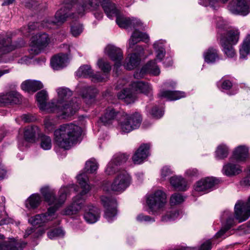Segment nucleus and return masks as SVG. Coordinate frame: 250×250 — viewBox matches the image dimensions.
I'll return each instance as SVG.
<instances>
[{
  "mask_svg": "<svg viewBox=\"0 0 250 250\" xmlns=\"http://www.w3.org/2000/svg\"><path fill=\"white\" fill-rule=\"evenodd\" d=\"M44 200L50 207L44 213L37 214L30 217L28 222L33 226L40 225L51 220V216L64 203L67 196V189L61 188L58 192V197L56 196L55 191L48 187L42 188L41 190Z\"/></svg>",
  "mask_w": 250,
  "mask_h": 250,
  "instance_id": "f257e3e1",
  "label": "nucleus"
},
{
  "mask_svg": "<svg viewBox=\"0 0 250 250\" xmlns=\"http://www.w3.org/2000/svg\"><path fill=\"white\" fill-rule=\"evenodd\" d=\"M82 132V129L78 125L72 123L63 124L54 131V140L59 147L69 149L77 142Z\"/></svg>",
  "mask_w": 250,
  "mask_h": 250,
  "instance_id": "f03ea898",
  "label": "nucleus"
},
{
  "mask_svg": "<svg viewBox=\"0 0 250 250\" xmlns=\"http://www.w3.org/2000/svg\"><path fill=\"white\" fill-rule=\"evenodd\" d=\"M58 99L53 100L48 107L55 108V112H60L62 118L68 117L74 114L79 108V103L76 99L67 103V100L72 95V92L66 87H60L57 89Z\"/></svg>",
  "mask_w": 250,
  "mask_h": 250,
  "instance_id": "7ed1b4c3",
  "label": "nucleus"
},
{
  "mask_svg": "<svg viewBox=\"0 0 250 250\" xmlns=\"http://www.w3.org/2000/svg\"><path fill=\"white\" fill-rule=\"evenodd\" d=\"M101 6L108 17L112 18L116 16V22L119 27L124 28L132 27L135 28L141 26L142 23L139 20L118 16V11L114 3L110 0H102Z\"/></svg>",
  "mask_w": 250,
  "mask_h": 250,
  "instance_id": "20e7f679",
  "label": "nucleus"
},
{
  "mask_svg": "<svg viewBox=\"0 0 250 250\" xmlns=\"http://www.w3.org/2000/svg\"><path fill=\"white\" fill-rule=\"evenodd\" d=\"M77 180L82 190L74 198L73 203L65 209L66 215L76 214L82 208L85 199V196L90 190V186L87 184L88 178L85 173L78 175Z\"/></svg>",
  "mask_w": 250,
  "mask_h": 250,
  "instance_id": "39448f33",
  "label": "nucleus"
},
{
  "mask_svg": "<svg viewBox=\"0 0 250 250\" xmlns=\"http://www.w3.org/2000/svg\"><path fill=\"white\" fill-rule=\"evenodd\" d=\"M167 203V196L165 192L157 190L148 195L146 199V204L149 208V213L154 215H159L164 210Z\"/></svg>",
  "mask_w": 250,
  "mask_h": 250,
  "instance_id": "423d86ee",
  "label": "nucleus"
},
{
  "mask_svg": "<svg viewBox=\"0 0 250 250\" xmlns=\"http://www.w3.org/2000/svg\"><path fill=\"white\" fill-rule=\"evenodd\" d=\"M142 121V116L139 113L136 112L130 115L122 113L119 120V126L122 132L129 133L138 128Z\"/></svg>",
  "mask_w": 250,
  "mask_h": 250,
  "instance_id": "0eeeda50",
  "label": "nucleus"
},
{
  "mask_svg": "<svg viewBox=\"0 0 250 250\" xmlns=\"http://www.w3.org/2000/svg\"><path fill=\"white\" fill-rule=\"evenodd\" d=\"M71 8L74 7L77 13L82 16L86 12L96 10L99 6L97 1L93 0H67Z\"/></svg>",
  "mask_w": 250,
  "mask_h": 250,
  "instance_id": "6e6552de",
  "label": "nucleus"
},
{
  "mask_svg": "<svg viewBox=\"0 0 250 250\" xmlns=\"http://www.w3.org/2000/svg\"><path fill=\"white\" fill-rule=\"evenodd\" d=\"M101 201L105 208V217L108 222L112 221L117 213V203L116 199L112 196H102Z\"/></svg>",
  "mask_w": 250,
  "mask_h": 250,
  "instance_id": "1a4fd4ad",
  "label": "nucleus"
},
{
  "mask_svg": "<svg viewBox=\"0 0 250 250\" xmlns=\"http://www.w3.org/2000/svg\"><path fill=\"white\" fill-rule=\"evenodd\" d=\"M48 35L45 33H39L32 37L31 42L30 52L34 55H38L42 49L46 47L49 43Z\"/></svg>",
  "mask_w": 250,
  "mask_h": 250,
  "instance_id": "9d476101",
  "label": "nucleus"
},
{
  "mask_svg": "<svg viewBox=\"0 0 250 250\" xmlns=\"http://www.w3.org/2000/svg\"><path fill=\"white\" fill-rule=\"evenodd\" d=\"M250 0H231L229 5L232 14L246 16L250 12Z\"/></svg>",
  "mask_w": 250,
  "mask_h": 250,
  "instance_id": "9b49d317",
  "label": "nucleus"
},
{
  "mask_svg": "<svg viewBox=\"0 0 250 250\" xmlns=\"http://www.w3.org/2000/svg\"><path fill=\"white\" fill-rule=\"evenodd\" d=\"M235 218L239 222L247 220L250 217V195L246 202H237L234 207Z\"/></svg>",
  "mask_w": 250,
  "mask_h": 250,
  "instance_id": "f8f14e48",
  "label": "nucleus"
},
{
  "mask_svg": "<svg viewBox=\"0 0 250 250\" xmlns=\"http://www.w3.org/2000/svg\"><path fill=\"white\" fill-rule=\"evenodd\" d=\"M40 133V129L37 126L31 125L25 127L23 130V140L19 141V145L27 146L26 143H35L37 136L39 137Z\"/></svg>",
  "mask_w": 250,
  "mask_h": 250,
  "instance_id": "ddd939ff",
  "label": "nucleus"
},
{
  "mask_svg": "<svg viewBox=\"0 0 250 250\" xmlns=\"http://www.w3.org/2000/svg\"><path fill=\"white\" fill-rule=\"evenodd\" d=\"M24 42L21 40L18 43H13L11 37L8 35L0 36V53L7 54L17 48L21 47L24 45Z\"/></svg>",
  "mask_w": 250,
  "mask_h": 250,
  "instance_id": "4468645a",
  "label": "nucleus"
},
{
  "mask_svg": "<svg viewBox=\"0 0 250 250\" xmlns=\"http://www.w3.org/2000/svg\"><path fill=\"white\" fill-rule=\"evenodd\" d=\"M130 178L125 171L122 172L115 178L111 185V189L114 191H123L129 186Z\"/></svg>",
  "mask_w": 250,
  "mask_h": 250,
  "instance_id": "2eb2a0df",
  "label": "nucleus"
},
{
  "mask_svg": "<svg viewBox=\"0 0 250 250\" xmlns=\"http://www.w3.org/2000/svg\"><path fill=\"white\" fill-rule=\"evenodd\" d=\"M72 9L70 4H68V1L66 0L64 5L58 10L55 15V20L54 21L51 19H47L45 21L46 26L49 27L51 24H59L63 23L69 17L70 14L68 11Z\"/></svg>",
  "mask_w": 250,
  "mask_h": 250,
  "instance_id": "dca6fc26",
  "label": "nucleus"
},
{
  "mask_svg": "<svg viewBox=\"0 0 250 250\" xmlns=\"http://www.w3.org/2000/svg\"><path fill=\"white\" fill-rule=\"evenodd\" d=\"M219 182V180L216 178L207 177L197 182L195 190L198 192H208L213 190Z\"/></svg>",
  "mask_w": 250,
  "mask_h": 250,
  "instance_id": "f3484780",
  "label": "nucleus"
},
{
  "mask_svg": "<svg viewBox=\"0 0 250 250\" xmlns=\"http://www.w3.org/2000/svg\"><path fill=\"white\" fill-rule=\"evenodd\" d=\"M122 114L114 108L108 107L105 110L104 114L101 117L100 120L105 126L112 125L115 121H117L119 124V120H120Z\"/></svg>",
  "mask_w": 250,
  "mask_h": 250,
  "instance_id": "a211bd4d",
  "label": "nucleus"
},
{
  "mask_svg": "<svg viewBox=\"0 0 250 250\" xmlns=\"http://www.w3.org/2000/svg\"><path fill=\"white\" fill-rule=\"evenodd\" d=\"M105 51L111 60L115 62L114 67L116 70L121 66V61L123 59V53L121 49L114 45H108Z\"/></svg>",
  "mask_w": 250,
  "mask_h": 250,
  "instance_id": "6ab92c4d",
  "label": "nucleus"
},
{
  "mask_svg": "<svg viewBox=\"0 0 250 250\" xmlns=\"http://www.w3.org/2000/svg\"><path fill=\"white\" fill-rule=\"evenodd\" d=\"M149 144H143L141 145L132 157L133 163L135 164L142 163L149 156Z\"/></svg>",
  "mask_w": 250,
  "mask_h": 250,
  "instance_id": "aec40b11",
  "label": "nucleus"
},
{
  "mask_svg": "<svg viewBox=\"0 0 250 250\" xmlns=\"http://www.w3.org/2000/svg\"><path fill=\"white\" fill-rule=\"evenodd\" d=\"M21 100V95L16 91L0 94V105L19 104Z\"/></svg>",
  "mask_w": 250,
  "mask_h": 250,
  "instance_id": "412c9836",
  "label": "nucleus"
},
{
  "mask_svg": "<svg viewBox=\"0 0 250 250\" xmlns=\"http://www.w3.org/2000/svg\"><path fill=\"white\" fill-rule=\"evenodd\" d=\"M67 60L68 57L66 54L59 53L52 58L50 64L53 69L60 70L66 66Z\"/></svg>",
  "mask_w": 250,
  "mask_h": 250,
  "instance_id": "4be33fe9",
  "label": "nucleus"
},
{
  "mask_svg": "<svg viewBox=\"0 0 250 250\" xmlns=\"http://www.w3.org/2000/svg\"><path fill=\"white\" fill-rule=\"evenodd\" d=\"M240 32L237 29L227 30L224 33H220L219 40L225 38L228 43L236 44L239 39Z\"/></svg>",
  "mask_w": 250,
  "mask_h": 250,
  "instance_id": "5701e85b",
  "label": "nucleus"
},
{
  "mask_svg": "<svg viewBox=\"0 0 250 250\" xmlns=\"http://www.w3.org/2000/svg\"><path fill=\"white\" fill-rule=\"evenodd\" d=\"M205 62L208 63H214L220 60L219 51L216 47H209L203 54Z\"/></svg>",
  "mask_w": 250,
  "mask_h": 250,
  "instance_id": "b1692460",
  "label": "nucleus"
},
{
  "mask_svg": "<svg viewBox=\"0 0 250 250\" xmlns=\"http://www.w3.org/2000/svg\"><path fill=\"white\" fill-rule=\"evenodd\" d=\"M26 243H20L14 239L0 241V250H21Z\"/></svg>",
  "mask_w": 250,
  "mask_h": 250,
  "instance_id": "393cba45",
  "label": "nucleus"
},
{
  "mask_svg": "<svg viewBox=\"0 0 250 250\" xmlns=\"http://www.w3.org/2000/svg\"><path fill=\"white\" fill-rule=\"evenodd\" d=\"M100 209L94 206H90L85 211L84 214V218L88 223H95L100 217Z\"/></svg>",
  "mask_w": 250,
  "mask_h": 250,
  "instance_id": "a878e982",
  "label": "nucleus"
},
{
  "mask_svg": "<svg viewBox=\"0 0 250 250\" xmlns=\"http://www.w3.org/2000/svg\"><path fill=\"white\" fill-rule=\"evenodd\" d=\"M47 98V94L46 91L42 90L39 92L36 95L37 101L39 104V106L42 110L46 109L49 112H55V108L48 107V105L51 103H49L46 104V100Z\"/></svg>",
  "mask_w": 250,
  "mask_h": 250,
  "instance_id": "bb28decb",
  "label": "nucleus"
},
{
  "mask_svg": "<svg viewBox=\"0 0 250 250\" xmlns=\"http://www.w3.org/2000/svg\"><path fill=\"white\" fill-rule=\"evenodd\" d=\"M159 98H166L168 100L174 101L184 98L185 93L181 91L162 90L158 94Z\"/></svg>",
  "mask_w": 250,
  "mask_h": 250,
  "instance_id": "cd10ccee",
  "label": "nucleus"
},
{
  "mask_svg": "<svg viewBox=\"0 0 250 250\" xmlns=\"http://www.w3.org/2000/svg\"><path fill=\"white\" fill-rule=\"evenodd\" d=\"M248 155V148L245 146H239L233 151L231 159L237 162H243L246 160Z\"/></svg>",
  "mask_w": 250,
  "mask_h": 250,
  "instance_id": "c85d7f7f",
  "label": "nucleus"
},
{
  "mask_svg": "<svg viewBox=\"0 0 250 250\" xmlns=\"http://www.w3.org/2000/svg\"><path fill=\"white\" fill-rule=\"evenodd\" d=\"M42 84L40 81L28 80L24 82L21 85V89L27 92H35L42 89Z\"/></svg>",
  "mask_w": 250,
  "mask_h": 250,
  "instance_id": "c756f323",
  "label": "nucleus"
},
{
  "mask_svg": "<svg viewBox=\"0 0 250 250\" xmlns=\"http://www.w3.org/2000/svg\"><path fill=\"white\" fill-rule=\"evenodd\" d=\"M148 39L149 37L147 34L135 30L129 40V46L130 48H132L138 42L140 41L146 42Z\"/></svg>",
  "mask_w": 250,
  "mask_h": 250,
  "instance_id": "7c9ffc66",
  "label": "nucleus"
},
{
  "mask_svg": "<svg viewBox=\"0 0 250 250\" xmlns=\"http://www.w3.org/2000/svg\"><path fill=\"white\" fill-rule=\"evenodd\" d=\"M119 99L124 100L127 104L133 103L135 100L134 93L130 88H125L119 92L117 94Z\"/></svg>",
  "mask_w": 250,
  "mask_h": 250,
  "instance_id": "2f4dec72",
  "label": "nucleus"
},
{
  "mask_svg": "<svg viewBox=\"0 0 250 250\" xmlns=\"http://www.w3.org/2000/svg\"><path fill=\"white\" fill-rule=\"evenodd\" d=\"M219 44L222 47V51L228 58H233L236 56V53L233 46V44L228 43L225 38L220 40Z\"/></svg>",
  "mask_w": 250,
  "mask_h": 250,
  "instance_id": "473e14b6",
  "label": "nucleus"
},
{
  "mask_svg": "<svg viewBox=\"0 0 250 250\" xmlns=\"http://www.w3.org/2000/svg\"><path fill=\"white\" fill-rule=\"evenodd\" d=\"M132 88L137 92L147 95L150 93L151 87L148 83L143 81L133 82L131 83Z\"/></svg>",
  "mask_w": 250,
  "mask_h": 250,
  "instance_id": "72a5a7b5",
  "label": "nucleus"
},
{
  "mask_svg": "<svg viewBox=\"0 0 250 250\" xmlns=\"http://www.w3.org/2000/svg\"><path fill=\"white\" fill-rule=\"evenodd\" d=\"M170 183L178 190L185 191L187 189V182L181 177L173 176L171 177Z\"/></svg>",
  "mask_w": 250,
  "mask_h": 250,
  "instance_id": "f704fd0d",
  "label": "nucleus"
},
{
  "mask_svg": "<svg viewBox=\"0 0 250 250\" xmlns=\"http://www.w3.org/2000/svg\"><path fill=\"white\" fill-rule=\"evenodd\" d=\"M140 61V57L138 54L132 53L130 54L129 57L126 59L124 67L127 70L133 69L139 65Z\"/></svg>",
  "mask_w": 250,
  "mask_h": 250,
  "instance_id": "c9c22d12",
  "label": "nucleus"
},
{
  "mask_svg": "<svg viewBox=\"0 0 250 250\" xmlns=\"http://www.w3.org/2000/svg\"><path fill=\"white\" fill-rule=\"evenodd\" d=\"M223 171L226 175L231 176L240 173L242 170L239 165L229 163L224 166Z\"/></svg>",
  "mask_w": 250,
  "mask_h": 250,
  "instance_id": "e433bc0d",
  "label": "nucleus"
},
{
  "mask_svg": "<svg viewBox=\"0 0 250 250\" xmlns=\"http://www.w3.org/2000/svg\"><path fill=\"white\" fill-rule=\"evenodd\" d=\"M146 73H150L154 76H158L160 73V70L156 64V60H151L143 66Z\"/></svg>",
  "mask_w": 250,
  "mask_h": 250,
  "instance_id": "4c0bfd02",
  "label": "nucleus"
},
{
  "mask_svg": "<svg viewBox=\"0 0 250 250\" xmlns=\"http://www.w3.org/2000/svg\"><path fill=\"white\" fill-rule=\"evenodd\" d=\"M240 58L245 59L250 53V35H248L244 39L239 49Z\"/></svg>",
  "mask_w": 250,
  "mask_h": 250,
  "instance_id": "58836bf2",
  "label": "nucleus"
},
{
  "mask_svg": "<svg viewBox=\"0 0 250 250\" xmlns=\"http://www.w3.org/2000/svg\"><path fill=\"white\" fill-rule=\"evenodd\" d=\"M93 71L90 65H83L79 68L77 75L81 77L90 78L92 76Z\"/></svg>",
  "mask_w": 250,
  "mask_h": 250,
  "instance_id": "ea45409f",
  "label": "nucleus"
},
{
  "mask_svg": "<svg viewBox=\"0 0 250 250\" xmlns=\"http://www.w3.org/2000/svg\"><path fill=\"white\" fill-rule=\"evenodd\" d=\"M41 201V196L38 194H33L27 201V207L35 208L38 207Z\"/></svg>",
  "mask_w": 250,
  "mask_h": 250,
  "instance_id": "a19ab883",
  "label": "nucleus"
},
{
  "mask_svg": "<svg viewBox=\"0 0 250 250\" xmlns=\"http://www.w3.org/2000/svg\"><path fill=\"white\" fill-rule=\"evenodd\" d=\"M234 219L233 217L232 216L228 217L226 220L225 226L216 233L215 237L216 238H219L223 236L224 234L232 227Z\"/></svg>",
  "mask_w": 250,
  "mask_h": 250,
  "instance_id": "79ce46f5",
  "label": "nucleus"
},
{
  "mask_svg": "<svg viewBox=\"0 0 250 250\" xmlns=\"http://www.w3.org/2000/svg\"><path fill=\"white\" fill-rule=\"evenodd\" d=\"M40 138L41 147L44 150H49L52 147L51 139L49 136L40 133L39 136Z\"/></svg>",
  "mask_w": 250,
  "mask_h": 250,
  "instance_id": "37998d69",
  "label": "nucleus"
},
{
  "mask_svg": "<svg viewBox=\"0 0 250 250\" xmlns=\"http://www.w3.org/2000/svg\"><path fill=\"white\" fill-rule=\"evenodd\" d=\"M57 124V119L54 118L47 117L44 120V128L48 132L54 130Z\"/></svg>",
  "mask_w": 250,
  "mask_h": 250,
  "instance_id": "c03bdc74",
  "label": "nucleus"
},
{
  "mask_svg": "<svg viewBox=\"0 0 250 250\" xmlns=\"http://www.w3.org/2000/svg\"><path fill=\"white\" fill-rule=\"evenodd\" d=\"M229 148L225 145H219L216 150V156L219 159H223L228 157Z\"/></svg>",
  "mask_w": 250,
  "mask_h": 250,
  "instance_id": "a18cd8bd",
  "label": "nucleus"
},
{
  "mask_svg": "<svg viewBox=\"0 0 250 250\" xmlns=\"http://www.w3.org/2000/svg\"><path fill=\"white\" fill-rule=\"evenodd\" d=\"M97 93V90L96 88L93 87H88L85 92L83 94V98L85 100H93L95 97L96 94Z\"/></svg>",
  "mask_w": 250,
  "mask_h": 250,
  "instance_id": "49530a36",
  "label": "nucleus"
},
{
  "mask_svg": "<svg viewBox=\"0 0 250 250\" xmlns=\"http://www.w3.org/2000/svg\"><path fill=\"white\" fill-rule=\"evenodd\" d=\"M179 215V212L178 210L174 209L167 211L165 215L161 218L162 222H167L173 220L177 218Z\"/></svg>",
  "mask_w": 250,
  "mask_h": 250,
  "instance_id": "de8ad7c7",
  "label": "nucleus"
},
{
  "mask_svg": "<svg viewBox=\"0 0 250 250\" xmlns=\"http://www.w3.org/2000/svg\"><path fill=\"white\" fill-rule=\"evenodd\" d=\"M153 46L154 48L155 49L157 52V59L161 61L165 56L166 51L165 48L162 45H160L157 42L154 43Z\"/></svg>",
  "mask_w": 250,
  "mask_h": 250,
  "instance_id": "09e8293b",
  "label": "nucleus"
},
{
  "mask_svg": "<svg viewBox=\"0 0 250 250\" xmlns=\"http://www.w3.org/2000/svg\"><path fill=\"white\" fill-rule=\"evenodd\" d=\"M112 160L108 163L105 172L107 175H111L115 174L119 170V168Z\"/></svg>",
  "mask_w": 250,
  "mask_h": 250,
  "instance_id": "8fccbe9b",
  "label": "nucleus"
},
{
  "mask_svg": "<svg viewBox=\"0 0 250 250\" xmlns=\"http://www.w3.org/2000/svg\"><path fill=\"white\" fill-rule=\"evenodd\" d=\"M38 22H30L27 26L22 28V32L25 36L29 35L30 33L39 27Z\"/></svg>",
  "mask_w": 250,
  "mask_h": 250,
  "instance_id": "3c124183",
  "label": "nucleus"
},
{
  "mask_svg": "<svg viewBox=\"0 0 250 250\" xmlns=\"http://www.w3.org/2000/svg\"><path fill=\"white\" fill-rule=\"evenodd\" d=\"M185 199L180 193H175L172 194L170 199V203L172 206L180 204L184 202Z\"/></svg>",
  "mask_w": 250,
  "mask_h": 250,
  "instance_id": "603ef678",
  "label": "nucleus"
},
{
  "mask_svg": "<svg viewBox=\"0 0 250 250\" xmlns=\"http://www.w3.org/2000/svg\"><path fill=\"white\" fill-rule=\"evenodd\" d=\"M128 157L129 156L125 154H120L115 156L112 160L117 166H119L125 163Z\"/></svg>",
  "mask_w": 250,
  "mask_h": 250,
  "instance_id": "864d4df0",
  "label": "nucleus"
},
{
  "mask_svg": "<svg viewBox=\"0 0 250 250\" xmlns=\"http://www.w3.org/2000/svg\"><path fill=\"white\" fill-rule=\"evenodd\" d=\"M98 65L99 68L104 73H108L111 70V66L110 63L108 62L105 61L103 59L99 60L98 62Z\"/></svg>",
  "mask_w": 250,
  "mask_h": 250,
  "instance_id": "5fc2aeb1",
  "label": "nucleus"
},
{
  "mask_svg": "<svg viewBox=\"0 0 250 250\" xmlns=\"http://www.w3.org/2000/svg\"><path fill=\"white\" fill-rule=\"evenodd\" d=\"M98 167V165L96 162L94 161H88L85 163V169L87 172L92 173L97 169Z\"/></svg>",
  "mask_w": 250,
  "mask_h": 250,
  "instance_id": "6e6d98bb",
  "label": "nucleus"
},
{
  "mask_svg": "<svg viewBox=\"0 0 250 250\" xmlns=\"http://www.w3.org/2000/svg\"><path fill=\"white\" fill-rule=\"evenodd\" d=\"M63 230L59 228L51 229L47 232L48 237L51 239H54L56 237L63 235Z\"/></svg>",
  "mask_w": 250,
  "mask_h": 250,
  "instance_id": "4d7b16f0",
  "label": "nucleus"
},
{
  "mask_svg": "<svg viewBox=\"0 0 250 250\" xmlns=\"http://www.w3.org/2000/svg\"><path fill=\"white\" fill-rule=\"evenodd\" d=\"M150 113L152 117L156 119H159L163 116L164 111L162 109H159L158 107L156 105L152 107L150 111Z\"/></svg>",
  "mask_w": 250,
  "mask_h": 250,
  "instance_id": "13d9d810",
  "label": "nucleus"
},
{
  "mask_svg": "<svg viewBox=\"0 0 250 250\" xmlns=\"http://www.w3.org/2000/svg\"><path fill=\"white\" fill-rule=\"evenodd\" d=\"M216 26L218 30V34L219 36H220V33H224L225 31H226L227 30V24L226 22L222 20L221 18H219L217 21V22L216 24Z\"/></svg>",
  "mask_w": 250,
  "mask_h": 250,
  "instance_id": "bf43d9fd",
  "label": "nucleus"
},
{
  "mask_svg": "<svg viewBox=\"0 0 250 250\" xmlns=\"http://www.w3.org/2000/svg\"><path fill=\"white\" fill-rule=\"evenodd\" d=\"M239 184L243 188L250 187V169L247 175L240 181Z\"/></svg>",
  "mask_w": 250,
  "mask_h": 250,
  "instance_id": "052dcab7",
  "label": "nucleus"
},
{
  "mask_svg": "<svg viewBox=\"0 0 250 250\" xmlns=\"http://www.w3.org/2000/svg\"><path fill=\"white\" fill-rule=\"evenodd\" d=\"M82 26L78 23L75 24L71 28V33L75 37L79 36L82 33Z\"/></svg>",
  "mask_w": 250,
  "mask_h": 250,
  "instance_id": "680f3d73",
  "label": "nucleus"
},
{
  "mask_svg": "<svg viewBox=\"0 0 250 250\" xmlns=\"http://www.w3.org/2000/svg\"><path fill=\"white\" fill-rule=\"evenodd\" d=\"M172 173V171L169 167L165 166L161 169V176L162 178L164 179H165L167 176H170Z\"/></svg>",
  "mask_w": 250,
  "mask_h": 250,
  "instance_id": "e2e57ef3",
  "label": "nucleus"
},
{
  "mask_svg": "<svg viewBox=\"0 0 250 250\" xmlns=\"http://www.w3.org/2000/svg\"><path fill=\"white\" fill-rule=\"evenodd\" d=\"M138 221L142 222H150V221H154V219L148 215H145L143 214H139L136 218Z\"/></svg>",
  "mask_w": 250,
  "mask_h": 250,
  "instance_id": "0e129e2a",
  "label": "nucleus"
},
{
  "mask_svg": "<svg viewBox=\"0 0 250 250\" xmlns=\"http://www.w3.org/2000/svg\"><path fill=\"white\" fill-rule=\"evenodd\" d=\"M212 244L210 240H208L203 243L197 250H211Z\"/></svg>",
  "mask_w": 250,
  "mask_h": 250,
  "instance_id": "69168bd1",
  "label": "nucleus"
},
{
  "mask_svg": "<svg viewBox=\"0 0 250 250\" xmlns=\"http://www.w3.org/2000/svg\"><path fill=\"white\" fill-rule=\"evenodd\" d=\"M90 78H92V81L95 82H102L104 81V78L100 74H94L93 73L92 76Z\"/></svg>",
  "mask_w": 250,
  "mask_h": 250,
  "instance_id": "338daca9",
  "label": "nucleus"
},
{
  "mask_svg": "<svg viewBox=\"0 0 250 250\" xmlns=\"http://www.w3.org/2000/svg\"><path fill=\"white\" fill-rule=\"evenodd\" d=\"M232 86V83L229 80H225L222 82L221 87L223 89L229 90Z\"/></svg>",
  "mask_w": 250,
  "mask_h": 250,
  "instance_id": "774afa93",
  "label": "nucleus"
}]
</instances>
